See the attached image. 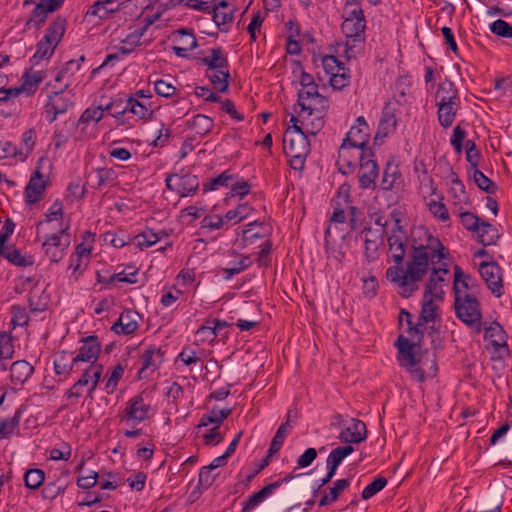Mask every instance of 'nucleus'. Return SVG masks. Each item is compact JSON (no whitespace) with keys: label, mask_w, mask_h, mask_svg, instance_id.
I'll return each mask as SVG.
<instances>
[{"label":"nucleus","mask_w":512,"mask_h":512,"mask_svg":"<svg viewBox=\"0 0 512 512\" xmlns=\"http://www.w3.org/2000/svg\"><path fill=\"white\" fill-rule=\"evenodd\" d=\"M469 174L473 178L478 188L488 194H494L496 192L497 185L480 170L474 169L473 171H469Z\"/></svg>","instance_id":"8fccbe9b"},{"label":"nucleus","mask_w":512,"mask_h":512,"mask_svg":"<svg viewBox=\"0 0 512 512\" xmlns=\"http://www.w3.org/2000/svg\"><path fill=\"white\" fill-rule=\"evenodd\" d=\"M119 10L116 0H97L90 5L84 15L88 21L93 19L104 20Z\"/></svg>","instance_id":"b1692460"},{"label":"nucleus","mask_w":512,"mask_h":512,"mask_svg":"<svg viewBox=\"0 0 512 512\" xmlns=\"http://www.w3.org/2000/svg\"><path fill=\"white\" fill-rule=\"evenodd\" d=\"M288 422L282 423L279 428L277 429L271 443L270 447L268 449V457L273 456L275 453H277L288 435Z\"/></svg>","instance_id":"3c124183"},{"label":"nucleus","mask_w":512,"mask_h":512,"mask_svg":"<svg viewBox=\"0 0 512 512\" xmlns=\"http://www.w3.org/2000/svg\"><path fill=\"white\" fill-rule=\"evenodd\" d=\"M81 346L78 353L73 356L77 364L88 363L89 365L98 364L96 362L100 351L101 344L97 336L90 335L81 339Z\"/></svg>","instance_id":"aec40b11"},{"label":"nucleus","mask_w":512,"mask_h":512,"mask_svg":"<svg viewBox=\"0 0 512 512\" xmlns=\"http://www.w3.org/2000/svg\"><path fill=\"white\" fill-rule=\"evenodd\" d=\"M45 186L43 174L36 170L25 188L26 202L30 204L37 202L45 191Z\"/></svg>","instance_id":"c85d7f7f"},{"label":"nucleus","mask_w":512,"mask_h":512,"mask_svg":"<svg viewBox=\"0 0 512 512\" xmlns=\"http://www.w3.org/2000/svg\"><path fill=\"white\" fill-rule=\"evenodd\" d=\"M235 6L226 0L220 1L217 5L212 4V19L220 27L230 24L233 21Z\"/></svg>","instance_id":"bb28decb"},{"label":"nucleus","mask_w":512,"mask_h":512,"mask_svg":"<svg viewBox=\"0 0 512 512\" xmlns=\"http://www.w3.org/2000/svg\"><path fill=\"white\" fill-rule=\"evenodd\" d=\"M163 351L159 347L149 346L146 348L141 356V368L139 374H144V377L152 374L163 362Z\"/></svg>","instance_id":"a878e982"},{"label":"nucleus","mask_w":512,"mask_h":512,"mask_svg":"<svg viewBox=\"0 0 512 512\" xmlns=\"http://www.w3.org/2000/svg\"><path fill=\"white\" fill-rule=\"evenodd\" d=\"M354 448L351 445L338 446L333 449L326 460V465H330L332 467H339L341 462L351 453H353Z\"/></svg>","instance_id":"09e8293b"},{"label":"nucleus","mask_w":512,"mask_h":512,"mask_svg":"<svg viewBox=\"0 0 512 512\" xmlns=\"http://www.w3.org/2000/svg\"><path fill=\"white\" fill-rule=\"evenodd\" d=\"M201 63L206 65L207 70L229 69L228 57L221 47L207 50V54L201 58Z\"/></svg>","instance_id":"c756f323"},{"label":"nucleus","mask_w":512,"mask_h":512,"mask_svg":"<svg viewBox=\"0 0 512 512\" xmlns=\"http://www.w3.org/2000/svg\"><path fill=\"white\" fill-rule=\"evenodd\" d=\"M414 171L420 182V188L429 195L435 194L437 187L434 184V180L429 175L425 163L423 161H416L414 164Z\"/></svg>","instance_id":"c9c22d12"},{"label":"nucleus","mask_w":512,"mask_h":512,"mask_svg":"<svg viewBox=\"0 0 512 512\" xmlns=\"http://www.w3.org/2000/svg\"><path fill=\"white\" fill-rule=\"evenodd\" d=\"M236 180V176L229 170H226L219 174L217 177L209 179L203 184V192L207 193L210 191H216L220 188H230L232 181Z\"/></svg>","instance_id":"58836bf2"},{"label":"nucleus","mask_w":512,"mask_h":512,"mask_svg":"<svg viewBox=\"0 0 512 512\" xmlns=\"http://www.w3.org/2000/svg\"><path fill=\"white\" fill-rule=\"evenodd\" d=\"M67 27V20L62 17L54 19L46 28L43 38L37 43L33 59L48 60L62 40Z\"/></svg>","instance_id":"6e6552de"},{"label":"nucleus","mask_w":512,"mask_h":512,"mask_svg":"<svg viewBox=\"0 0 512 512\" xmlns=\"http://www.w3.org/2000/svg\"><path fill=\"white\" fill-rule=\"evenodd\" d=\"M104 367L102 364L88 365L82 371L80 378L67 390L65 396L70 405H75L86 394L91 401L94 400V392L100 382Z\"/></svg>","instance_id":"39448f33"},{"label":"nucleus","mask_w":512,"mask_h":512,"mask_svg":"<svg viewBox=\"0 0 512 512\" xmlns=\"http://www.w3.org/2000/svg\"><path fill=\"white\" fill-rule=\"evenodd\" d=\"M397 348L399 364L411 374L414 380L423 382L426 376L424 370L417 366L419 360L414 351V343L400 335L397 339Z\"/></svg>","instance_id":"f8f14e48"},{"label":"nucleus","mask_w":512,"mask_h":512,"mask_svg":"<svg viewBox=\"0 0 512 512\" xmlns=\"http://www.w3.org/2000/svg\"><path fill=\"white\" fill-rule=\"evenodd\" d=\"M403 183L399 165L394 160H388L383 170L380 187L384 191L398 190Z\"/></svg>","instance_id":"393cba45"},{"label":"nucleus","mask_w":512,"mask_h":512,"mask_svg":"<svg viewBox=\"0 0 512 512\" xmlns=\"http://www.w3.org/2000/svg\"><path fill=\"white\" fill-rule=\"evenodd\" d=\"M350 486L349 479H338L334 482L333 487L328 489V493L323 495L319 501L320 506H326L332 502H335L342 492Z\"/></svg>","instance_id":"c03bdc74"},{"label":"nucleus","mask_w":512,"mask_h":512,"mask_svg":"<svg viewBox=\"0 0 512 512\" xmlns=\"http://www.w3.org/2000/svg\"><path fill=\"white\" fill-rule=\"evenodd\" d=\"M45 479V473L41 469H29L24 476L25 486L28 489L39 488Z\"/></svg>","instance_id":"13d9d810"},{"label":"nucleus","mask_w":512,"mask_h":512,"mask_svg":"<svg viewBox=\"0 0 512 512\" xmlns=\"http://www.w3.org/2000/svg\"><path fill=\"white\" fill-rule=\"evenodd\" d=\"M69 228L68 224L61 226L57 233L47 236L42 243L45 255L53 263L60 262L66 255L71 243Z\"/></svg>","instance_id":"9d476101"},{"label":"nucleus","mask_w":512,"mask_h":512,"mask_svg":"<svg viewBox=\"0 0 512 512\" xmlns=\"http://www.w3.org/2000/svg\"><path fill=\"white\" fill-rule=\"evenodd\" d=\"M36 143V131L33 128L26 130L21 137V147L17 148L18 160L25 161L32 153Z\"/></svg>","instance_id":"79ce46f5"},{"label":"nucleus","mask_w":512,"mask_h":512,"mask_svg":"<svg viewBox=\"0 0 512 512\" xmlns=\"http://www.w3.org/2000/svg\"><path fill=\"white\" fill-rule=\"evenodd\" d=\"M479 273L491 293L496 298H500L504 294L503 270L501 266L494 261L481 262Z\"/></svg>","instance_id":"4468645a"},{"label":"nucleus","mask_w":512,"mask_h":512,"mask_svg":"<svg viewBox=\"0 0 512 512\" xmlns=\"http://www.w3.org/2000/svg\"><path fill=\"white\" fill-rule=\"evenodd\" d=\"M206 76L217 91L224 93L228 90L230 79L229 69L207 70Z\"/></svg>","instance_id":"ea45409f"},{"label":"nucleus","mask_w":512,"mask_h":512,"mask_svg":"<svg viewBox=\"0 0 512 512\" xmlns=\"http://www.w3.org/2000/svg\"><path fill=\"white\" fill-rule=\"evenodd\" d=\"M474 233H476L478 241L483 246L492 245L499 238L497 229L487 221H480Z\"/></svg>","instance_id":"4c0bfd02"},{"label":"nucleus","mask_w":512,"mask_h":512,"mask_svg":"<svg viewBox=\"0 0 512 512\" xmlns=\"http://www.w3.org/2000/svg\"><path fill=\"white\" fill-rule=\"evenodd\" d=\"M285 132L283 138V149L285 155L289 158L290 167L297 171H302L305 166L306 158L310 153V144L307 135L310 133H291Z\"/></svg>","instance_id":"0eeeda50"},{"label":"nucleus","mask_w":512,"mask_h":512,"mask_svg":"<svg viewBox=\"0 0 512 512\" xmlns=\"http://www.w3.org/2000/svg\"><path fill=\"white\" fill-rule=\"evenodd\" d=\"M371 151V148L358 147L349 144V142H342L338 150L337 164L339 171L343 174L352 173Z\"/></svg>","instance_id":"ddd939ff"},{"label":"nucleus","mask_w":512,"mask_h":512,"mask_svg":"<svg viewBox=\"0 0 512 512\" xmlns=\"http://www.w3.org/2000/svg\"><path fill=\"white\" fill-rule=\"evenodd\" d=\"M137 246L141 249L149 248L155 245L159 240L160 236L152 229H146L135 237Z\"/></svg>","instance_id":"052dcab7"},{"label":"nucleus","mask_w":512,"mask_h":512,"mask_svg":"<svg viewBox=\"0 0 512 512\" xmlns=\"http://www.w3.org/2000/svg\"><path fill=\"white\" fill-rule=\"evenodd\" d=\"M63 0H41L36 4L30 17L27 19L24 30L32 28L38 30L46 21L48 14L61 7Z\"/></svg>","instance_id":"dca6fc26"},{"label":"nucleus","mask_w":512,"mask_h":512,"mask_svg":"<svg viewBox=\"0 0 512 512\" xmlns=\"http://www.w3.org/2000/svg\"><path fill=\"white\" fill-rule=\"evenodd\" d=\"M34 367L25 360H18L10 367V379L15 386L23 385L33 374Z\"/></svg>","instance_id":"7c9ffc66"},{"label":"nucleus","mask_w":512,"mask_h":512,"mask_svg":"<svg viewBox=\"0 0 512 512\" xmlns=\"http://www.w3.org/2000/svg\"><path fill=\"white\" fill-rule=\"evenodd\" d=\"M367 438V428L363 421L352 419L351 424L342 429L338 439L345 444H359Z\"/></svg>","instance_id":"4be33fe9"},{"label":"nucleus","mask_w":512,"mask_h":512,"mask_svg":"<svg viewBox=\"0 0 512 512\" xmlns=\"http://www.w3.org/2000/svg\"><path fill=\"white\" fill-rule=\"evenodd\" d=\"M87 265L88 261L86 259L71 255L70 264L68 266V270L71 271V277L74 280H78L83 275Z\"/></svg>","instance_id":"338daca9"},{"label":"nucleus","mask_w":512,"mask_h":512,"mask_svg":"<svg viewBox=\"0 0 512 512\" xmlns=\"http://www.w3.org/2000/svg\"><path fill=\"white\" fill-rule=\"evenodd\" d=\"M104 117V109L102 105L89 107L84 110L79 119V125L89 122H99Z\"/></svg>","instance_id":"e2e57ef3"},{"label":"nucleus","mask_w":512,"mask_h":512,"mask_svg":"<svg viewBox=\"0 0 512 512\" xmlns=\"http://www.w3.org/2000/svg\"><path fill=\"white\" fill-rule=\"evenodd\" d=\"M140 315L132 309L124 310L117 322H115L111 329L118 335H130L134 333L139 327Z\"/></svg>","instance_id":"5701e85b"},{"label":"nucleus","mask_w":512,"mask_h":512,"mask_svg":"<svg viewBox=\"0 0 512 512\" xmlns=\"http://www.w3.org/2000/svg\"><path fill=\"white\" fill-rule=\"evenodd\" d=\"M63 215V208L62 204L59 201H56L52 204V206L48 209V211L45 214V220L39 221L36 225L37 234L41 231V229L44 228V225L46 223L52 222L54 220H58L59 218H62ZM39 235H37V240H39Z\"/></svg>","instance_id":"5fc2aeb1"},{"label":"nucleus","mask_w":512,"mask_h":512,"mask_svg":"<svg viewBox=\"0 0 512 512\" xmlns=\"http://www.w3.org/2000/svg\"><path fill=\"white\" fill-rule=\"evenodd\" d=\"M456 317L474 333L480 334L483 330V315L478 297L464 295L454 297Z\"/></svg>","instance_id":"423d86ee"},{"label":"nucleus","mask_w":512,"mask_h":512,"mask_svg":"<svg viewBox=\"0 0 512 512\" xmlns=\"http://www.w3.org/2000/svg\"><path fill=\"white\" fill-rule=\"evenodd\" d=\"M54 370L57 375L66 378L70 372L74 370L79 371L80 367L78 366L73 355L63 351L55 355Z\"/></svg>","instance_id":"2f4dec72"},{"label":"nucleus","mask_w":512,"mask_h":512,"mask_svg":"<svg viewBox=\"0 0 512 512\" xmlns=\"http://www.w3.org/2000/svg\"><path fill=\"white\" fill-rule=\"evenodd\" d=\"M228 222L226 221L225 215L220 216L217 214H209L206 215L200 222V228L201 229H207L209 231L213 230H219L224 227L225 224Z\"/></svg>","instance_id":"bf43d9fd"},{"label":"nucleus","mask_w":512,"mask_h":512,"mask_svg":"<svg viewBox=\"0 0 512 512\" xmlns=\"http://www.w3.org/2000/svg\"><path fill=\"white\" fill-rule=\"evenodd\" d=\"M2 256L16 266L27 267L33 264L31 257L23 256L20 251L15 248L8 249Z\"/></svg>","instance_id":"69168bd1"},{"label":"nucleus","mask_w":512,"mask_h":512,"mask_svg":"<svg viewBox=\"0 0 512 512\" xmlns=\"http://www.w3.org/2000/svg\"><path fill=\"white\" fill-rule=\"evenodd\" d=\"M251 211L252 208L248 204H240L235 209L227 211L225 214V218L228 223L231 222L233 224H236L246 219L250 215Z\"/></svg>","instance_id":"6e6d98bb"},{"label":"nucleus","mask_w":512,"mask_h":512,"mask_svg":"<svg viewBox=\"0 0 512 512\" xmlns=\"http://www.w3.org/2000/svg\"><path fill=\"white\" fill-rule=\"evenodd\" d=\"M396 126L397 119L394 110L391 108L390 103H388L382 111V116L378 125L376 138L378 136L386 137L388 134H390L396 129Z\"/></svg>","instance_id":"72a5a7b5"},{"label":"nucleus","mask_w":512,"mask_h":512,"mask_svg":"<svg viewBox=\"0 0 512 512\" xmlns=\"http://www.w3.org/2000/svg\"><path fill=\"white\" fill-rule=\"evenodd\" d=\"M379 176L378 164L371 151L364 157L359 165L358 181L361 189H374L376 187V179Z\"/></svg>","instance_id":"a211bd4d"},{"label":"nucleus","mask_w":512,"mask_h":512,"mask_svg":"<svg viewBox=\"0 0 512 512\" xmlns=\"http://www.w3.org/2000/svg\"><path fill=\"white\" fill-rule=\"evenodd\" d=\"M126 110L140 119H149L153 113L149 106L134 97H129L126 100Z\"/></svg>","instance_id":"a18cd8bd"},{"label":"nucleus","mask_w":512,"mask_h":512,"mask_svg":"<svg viewBox=\"0 0 512 512\" xmlns=\"http://www.w3.org/2000/svg\"><path fill=\"white\" fill-rule=\"evenodd\" d=\"M345 54L348 59L355 58L365 42V34L345 36Z\"/></svg>","instance_id":"49530a36"},{"label":"nucleus","mask_w":512,"mask_h":512,"mask_svg":"<svg viewBox=\"0 0 512 512\" xmlns=\"http://www.w3.org/2000/svg\"><path fill=\"white\" fill-rule=\"evenodd\" d=\"M195 337L196 341L199 343H213L217 335L209 320H206L205 323L197 329Z\"/></svg>","instance_id":"680f3d73"},{"label":"nucleus","mask_w":512,"mask_h":512,"mask_svg":"<svg viewBox=\"0 0 512 512\" xmlns=\"http://www.w3.org/2000/svg\"><path fill=\"white\" fill-rule=\"evenodd\" d=\"M21 414L18 409L13 417L0 420V439L9 438L13 434L20 424Z\"/></svg>","instance_id":"de8ad7c7"},{"label":"nucleus","mask_w":512,"mask_h":512,"mask_svg":"<svg viewBox=\"0 0 512 512\" xmlns=\"http://www.w3.org/2000/svg\"><path fill=\"white\" fill-rule=\"evenodd\" d=\"M453 292L454 297H462L464 295L478 297L480 285L475 278L465 273L456 265L454 268Z\"/></svg>","instance_id":"f3484780"},{"label":"nucleus","mask_w":512,"mask_h":512,"mask_svg":"<svg viewBox=\"0 0 512 512\" xmlns=\"http://www.w3.org/2000/svg\"><path fill=\"white\" fill-rule=\"evenodd\" d=\"M44 78V71L25 72L21 78L22 84L19 86L21 92L24 93L27 97L33 95L37 91L39 84L44 80Z\"/></svg>","instance_id":"473e14b6"},{"label":"nucleus","mask_w":512,"mask_h":512,"mask_svg":"<svg viewBox=\"0 0 512 512\" xmlns=\"http://www.w3.org/2000/svg\"><path fill=\"white\" fill-rule=\"evenodd\" d=\"M369 137V126L364 117L359 116L356 119V123L352 125L350 130L347 132L343 142H349L351 145L368 148L367 144L369 142Z\"/></svg>","instance_id":"412c9836"},{"label":"nucleus","mask_w":512,"mask_h":512,"mask_svg":"<svg viewBox=\"0 0 512 512\" xmlns=\"http://www.w3.org/2000/svg\"><path fill=\"white\" fill-rule=\"evenodd\" d=\"M187 126L200 136H206L214 126V120L206 115L197 114L187 121Z\"/></svg>","instance_id":"a19ab883"},{"label":"nucleus","mask_w":512,"mask_h":512,"mask_svg":"<svg viewBox=\"0 0 512 512\" xmlns=\"http://www.w3.org/2000/svg\"><path fill=\"white\" fill-rule=\"evenodd\" d=\"M490 31L502 38H512V25L502 19H497L489 25Z\"/></svg>","instance_id":"774afa93"},{"label":"nucleus","mask_w":512,"mask_h":512,"mask_svg":"<svg viewBox=\"0 0 512 512\" xmlns=\"http://www.w3.org/2000/svg\"><path fill=\"white\" fill-rule=\"evenodd\" d=\"M84 56L78 59H72L62 65L54 75V85L62 90L68 88L74 83L76 74L80 71Z\"/></svg>","instance_id":"6ab92c4d"},{"label":"nucleus","mask_w":512,"mask_h":512,"mask_svg":"<svg viewBox=\"0 0 512 512\" xmlns=\"http://www.w3.org/2000/svg\"><path fill=\"white\" fill-rule=\"evenodd\" d=\"M151 406L145 403L142 395H136L129 399L123 411L122 420L134 425L150 418Z\"/></svg>","instance_id":"2eb2a0df"},{"label":"nucleus","mask_w":512,"mask_h":512,"mask_svg":"<svg viewBox=\"0 0 512 512\" xmlns=\"http://www.w3.org/2000/svg\"><path fill=\"white\" fill-rule=\"evenodd\" d=\"M125 372V368L122 364H117L110 375L105 379L104 389L107 394H112L116 389L119 381L122 379Z\"/></svg>","instance_id":"4d7b16f0"},{"label":"nucleus","mask_w":512,"mask_h":512,"mask_svg":"<svg viewBox=\"0 0 512 512\" xmlns=\"http://www.w3.org/2000/svg\"><path fill=\"white\" fill-rule=\"evenodd\" d=\"M297 105L299 116L306 132L315 136L325 124V116L329 109L328 99L319 93V89L298 95Z\"/></svg>","instance_id":"f03ea898"},{"label":"nucleus","mask_w":512,"mask_h":512,"mask_svg":"<svg viewBox=\"0 0 512 512\" xmlns=\"http://www.w3.org/2000/svg\"><path fill=\"white\" fill-rule=\"evenodd\" d=\"M138 270L134 267H128L127 269L115 273L108 277L107 284L112 285L115 282H124L129 284L137 283Z\"/></svg>","instance_id":"603ef678"},{"label":"nucleus","mask_w":512,"mask_h":512,"mask_svg":"<svg viewBox=\"0 0 512 512\" xmlns=\"http://www.w3.org/2000/svg\"><path fill=\"white\" fill-rule=\"evenodd\" d=\"M450 182L451 187L449 193L455 200H457L458 203L465 202L468 198L465 192V186L453 171L450 174Z\"/></svg>","instance_id":"864d4df0"},{"label":"nucleus","mask_w":512,"mask_h":512,"mask_svg":"<svg viewBox=\"0 0 512 512\" xmlns=\"http://www.w3.org/2000/svg\"><path fill=\"white\" fill-rule=\"evenodd\" d=\"M199 188V180L196 175L186 173L176 177L175 192L181 197L194 195Z\"/></svg>","instance_id":"cd10ccee"},{"label":"nucleus","mask_w":512,"mask_h":512,"mask_svg":"<svg viewBox=\"0 0 512 512\" xmlns=\"http://www.w3.org/2000/svg\"><path fill=\"white\" fill-rule=\"evenodd\" d=\"M415 234L420 241L413 237L409 244L407 233L397 217L386 232L387 262H393V265L386 270L385 276L404 298L419 289L420 282L432 268L446 264L449 259L448 249L437 236L424 227L417 228Z\"/></svg>","instance_id":"f257e3e1"},{"label":"nucleus","mask_w":512,"mask_h":512,"mask_svg":"<svg viewBox=\"0 0 512 512\" xmlns=\"http://www.w3.org/2000/svg\"><path fill=\"white\" fill-rule=\"evenodd\" d=\"M484 338L488 340L495 348L507 346L506 332L497 321H493L488 327L484 329Z\"/></svg>","instance_id":"f704fd0d"},{"label":"nucleus","mask_w":512,"mask_h":512,"mask_svg":"<svg viewBox=\"0 0 512 512\" xmlns=\"http://www.w3.org/2000/svg\"><path fill=\"white\" fill-rule=\"evenodd\" d=\"M53 90L48 95L47 103L44 106L45 119L53 123L59 115L65 114L74 106V94L70 90H62L51 82L46 84Z\"/></svg>","instance_id":"1a4fd4ad"},{"label":"nucleus","mask_w":512,"mask_h":512,"mask_svg":"<svg viewBox=\"0 0 512 512\" xmlns=\"http://www.w3.org/2000/svg\"><path fill=\"white\" fill-rule=\"evenodd\" d=\"M252 261L250 256L248 255H239V259L237 261L231 262L230 266L222 268L223 278L225 280H231L235 275L240 274L248 267H250Z\"/></svg>","instance_id":"37998d69"},{"label":"nucleus","mask_w":512,"mask_h":512,"mask_svg":"<svg viewBox=\"0 0 512 512\" xmlns=\"http://www.w3.org/2000/svg\"><path fill=\"white\" fill-rule=\"evenodd\" d=\"M449 273L448 263L442 266H435L429 274L428 282L422 300V308L414 332L416 341L421 342L429 323H434L437 317V306L433 302V296L437 294L438 284L444 282V275Z\"/></svg>","instance_id":"7ed1b4c3"},{"label":"nucleus","mask_w":512,"mask_h":512,"mask_svg":"<svg viewBox=\"0 0 512 512\" xmlns=\"http://www.w3.org/2000/svg\"><path fill=\"white\" fill-rule=\"evenodd\" d=\"M386 485L387 479L385 477L379 476L364 487L361 496L364 500H368L380 492Z\"/></svg>","instance_id":"0e129e2a"},{"label":"nucleus","mask_w":512,"mask_h":512,"mask_svg":"<svg viewBox=\"0 0 512 512\" xmlns=\"http://www.w3.org/2000/svg\"><path fill=\"white\" fill-rule=\"evenodd\" d=\"M276 490V484H268L260 491L250 495L246 501L243 502L242 512H250L262 503L267 497L273 494Z\"/></svg>","instance_id":"e433bc0d"},{"label":"nucleus","mask_w":512,"mask_h":512,"mask_svg":"<svg viewBox=\"0 0 512 512\" xmlns=\"http://www.w3.org/2000/svg\"><path fill=\"white\" fill-rule=\"evenodd\" d=\"M345 36L365 34L366 19L360 0H347L341 25Z\"/></svg>","instance_id":"9b49d317"},{"label":"nucleus","mask_w":512,"mask_h":512,"mask_svg":"<svg viewBox=\"0 0 512 512\" xmlns=\"http://www.w3.org/2000/svg\"><path fill=\"white\" fill-rule=\"evenodd\" d=\"M436 100L438 121L443 128H449L460 108L459 94L454 83L449 80L442 82L436 93Z\"/></svg>","instance_id":"20e7f679"}]
</instances>
